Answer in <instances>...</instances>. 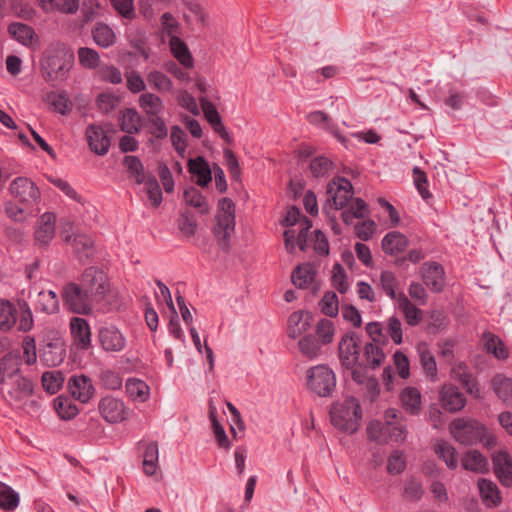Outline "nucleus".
Segmentation results:
<instances>
[{"mask_svg":"<svg viewBox=\"0 0 512 512\" xmlns=\"http://www.w3.org/2000/svg\"><path fill=\"white\" fill-rule=\"evenodd\" d=\"M109 288L104 271L90 266L83 271L78 284H66V306L73 313L88 315L92 311V304L102 301Z\"/></svg>","mask_w":512,"mask_h":512,"instance_id":"1","label":"nucleus"},{"mask_svg":"<svg viewBox=\"0 0 512 512\" xmlns=\"http://www.w3.org/2000/svg\"><path fill=\"white\" fill-rule=\"evenodd\" d=\"M20 360L17 353H9L0 359V383L6 386L10 400L20 402L33 390L30 380L18 374Z\"/></svg>","mask_w":512,"mask_h":512,"instance_id":"2","label":"nucleus"},{"mask_svg":"<svg viewBox=\"0 0 512 512\" xmlns=\"http://www.w3.org/2000/svg\"><path fill=\"white\" fill-rule=\"evenodd\" d=\"M332 424L341 431L350 434L355 433L362 418V410L359 401L354 397H347L335 402L330 410Z\"/></svg>","mask_w":512,"mask_h":512,"instance_id":"3","label":"nucleus"},{"mask_svg":"<svg viewBox=\"0 0 512 512\" xmlns=\"http://www.w3.org/2000/svg\"><path fill=\"white\" fill-rule=\"evenodd\" d=\"M213 234L219 247L228 251L230 238L235 231V205L230 198L224 197L218 202V212L215 216Z\"/></svg>","mask_w":512,"mask_h":512,"instance_id":"4","label":"nucleus"},{"mask_svg":"<svg viewBox=\"0 0 512 512\" xmlns=\"http://www.w3.org/2000/svg\"><path fill=\"white\" fill-rule=\"evenodd\" d=\"M62 44L50 45L41 61V73L44 80L53 87L63 82L64 60Z\"/></svg>","mask_w":512,"mask_h":512,"instance_id":"5","label":"nucleus"},{"mask_svg":"<svg viewBox=\"0 0 512 512\" xmlns=\"http://www.w3.org/2000/svg\"><path fill=\"white\" fill-rule=\"evenodd\" d=\"M307 386L320 397H329L336 387V376L327 365L320 364L307 370Z\"/></svg>","mask_w":512,"mask_h":512,"instance_id":"6","label":"nucleus"},{"mask_svg":"<svg viewBox=\"0 0 512 512\" xmlns=\"http://www.w3.org/2000/svg\"><path fill=\"white\" fill-rule=\"evenodd\" d=\"M453 438L462 445H474L483 440L485 428L478 421L458 418L450 424Z\"/></svg>","mask_w":512,"mask_h":512,"instance_id":"7","label":"nucleus"},{"mask_svg":"<svg viewBox=\"0 0 512 512\" xmlns=\"http://www.w3.org/2000/svg\"><path fill=\"white\" fill-rule=\"evenodd\" d=\"M69 328L72 337L70 358L76 363L77 351H86L91 347V329L86 319L76 316L70 319Z\"/></svg>","mask_w":512,"mask_h":512,"instance_id":"8","label":"nucleus"},{"mask_svg":"<svg viewBox=\"0 0 512 512\" xmlns=\"http://www.w3.org/2000/svg\"><path fill=\"white\" fill-rule=\"evenodd\" d=\"M359 338L355 332L345 333L338 344V356L344 368H353L359 361Z\"/></svg>","mask_w":512,"mask_h":512,"instance_id":"9","label":"nucleus"},{"mask_svg":"<svg viewBox=\"0 0 512 512\" xmlns=\"http://www.w3.org/2000/svg\"><path fill=\"white\" fill-rule=\"evenodd\" d=\"M327 202L335 209H342L353 196V186L344 177L334 178L327 186Z\"/></svg>","mask_w":512,"mask_h":512,"instance_id":"10","label":"nucleus"},{"mask_svg":"<svg viewBox=\"0 0 512 512\" xmlns=\"http://www.w3.org/2000/svg\"><path fill=\"white\" fill-rule=\"evenodd\" d=\"M11 194L21 203L30 205L38 201L40 197L39 189L26 177H17L10 184Z\"/></svg>","mask_w":512,"mask_h":512,"instance_id":"11","label":"nucleus"},{"mask_svg":"<svg viewBox=\"0 0 512 512\" xmlns=\"http://www.w3.org/2000/svg\"><path fill=\"white\" fill-rule=\"evenodd\" d=\"M98 341L106 352H120L126 346V339L115 326H105L99 329Z\"/></svg>","mask_w":512,"mask_h":512,"instance_id":"12","label":"nucleus"},{"mask_svg":"<svg viewBox=\"0 0 512 512\" xmlns=\"http://www.w3.org/2000/svg\"><path fill=\"white\" fill-rule=\"evenodd\" d=\"M88 145L95 154L103 156L109 151L111 140L107 131L100 125L91 124L86 129Z\"/></svg>","mask_w":512,"mask_h":512,"instance_id":"13","label":"nucleus"},{"mask_svg":"<svg viewBox=\"0 0 512 512\" xmlns=\"http://www.w3.org/2000/svg\"><path fill=\"white\" fill-rule=\"evenodd\" d=\"M66 243H71L73 252L80 262H84L94 254V242L86 234L72 232L66 229Z\"/></svg>","mask_w":512,"mask_h":512,"instance_id":"14","label":"nucleus"},{"mask_svg":"<svg viewBox=\"0 0 512 512\" xmlns=\"http://www.w3.org/2000/svg\"><path fill=\"white\" fill-rule=\"evenodd\" d=\"M444 269L437 262H427L421 267V276L425 285L433 292H441L445 285Z\"/></svg>","mask_w":512,"mask_h":512,"instance_id":"15","label":"nucleus"},{"mask_svg":"<svg viewBox=\"0 0 512 512\" xmlns=\"http://www.w3.org/2000/svg\"><path fill=\"white\" fill-rule=\"evenodd\" d=\"M99 412L109 423H117L126 419V409L124 403L114 397H104L100 400Z\"/></svg>","mask_w":512,"mask_h":512,"instance_id":"16","label":"nucleus"},{"mask_svg":"<svg viewBox=\"0 0 512 512\" xmlns=\"http://www.w3.org/2000/svg\"><path fill=\"white\" fill-rule=\"evenodd\" d=\"M494 474L505 487H512V458L506 451H498L493 455Z\"/></svg>","mask_w":512,"mask_h":512,"instance_id":"17","label":"nucleus"},{"mask_svg":"<svg viewBox=\"0 0 512 512\" xmlns=\"http://www.w3.org/2000/svg\"><path fill=\"white\" fill-rule=\"evenodd\" d=\"M68 390L75 400L83 404L88 403L94 394L92 382L85 375L72 376L68 382Z\"/></svg>","mask_w":512,"mask_h":512,"instance_id":"18","label":"nucleus"},{"mask_svg":"<svg viewBox=\"0 0 512 512\" xmlns=\"http://www.w3.org/2000/svg\"><path fill=\"white\" fill-rule=\"evenodd\" d=\"M441 401L444 409L458 412L466 404L465 396L453 385H444L441 390Z\"/></svg>","mask_w":512,"mask_h":512,"instance_id":"19","label":"nucleus"},{"mask_svg":"<svg viewBox=\"0 0 512 512\" xmlns=\"http://www.w3.org/2000/svg\"><path fill=\"white\" fill-rule=\"evenodd\" d=\"M478 489L482 502L487 508H494L501 504V492L493 481L485 478L479 479Z\"/></svg>","mask_w":512,"mask_h":512,"instance_id":"20","label":"nucleus"},{"mask_svg":"<svg viewBox=\"0 0 512 512\" xmlns=\"http://www.w3.org/2000/svg\"><path fill=\"white\" fill-rule=\"evenodd\" d=\"M312 315L309 312H293L288 319V335L297 338L311 327Z\"/></svg>","mask_w":512,"mask_h":512,"instance_id":"21","label":"nucleus"},{"mask_svg":"<svg viewBox=\"0 0 512 512\" xmlns=\"http://www.w3.org/2000/svg\"><path fill=\"white\" fill-rule=\"evenodd\" d=\"M452 376L455 380L461 383L467 393L473 395L474 397H478L479 387L477 381L469 371V368L466 364L458 363L455 365L452 368Z\"/></svg>","mask_w":512,"mask_h":512,"instance_id":"22","label":"nucleus"},{"mask_svg":"<svg viewBox=\"0 0 512 512\" xmlns=\"http://www.w3.org/2000/svg\"><path fill=\"white\" fill-rule=\"evenodd\" d=\"M188 171L189 173L197 177L196 183L201 187L207 186L212 180V174L209 164L201 156L189 160Z\"/></svg>","mask_w":512,"mask_h":512,"instance_id":"23","label":"nucleus"},{"mask_svg":"<svg viewBox=\"0 0 512 512\" xmlns=\"http://www.w3.org/2000/svg\"><path fill=\"white\" fill-rule=\"evenodd\" d=\"M139 107L144 113L143 118L159 116L164 110L162 99L150 92H145L138 99Z\"/></svg>","mask_w":512,"mask_h":512,"instance_id":"24","label":"nucleus"},{"mask_svg":"<svg viewBox=\"0 0 512 512\" xmlns=\"http://www.w3.org/2000/svg\"><path fill=\"white\" fill-rule=\"evenodd\" d=\"M9 35L24 46H31L38 41L35 31L28 25L14 22L8 27Z\"/></svg>","mask_w":512,"mask_h":512,"instance_id":"25","label":"nucleus"},{"mask_svg":"<svg viewBox=\"0 0 512 512\" xmlns=\"http://www.w3.org/2000/svg\"><path fill=\"white\" fill-rule=\"evenodd\" d=\"M402 407L411 415H418L421 411V394L417 388L406 387L400 394Z\"/></svg>","mask_w":512,"mask_h":512,"instance_id":"26","label":"nucleus"},{"mask_svg":"<svg viewBox=\"0 0 512 512\" xmlns=\"http://www.w3.org/2000/svg\"><path fill=\"white\" fill-rule=\"evenodd\" d=\"M408 239L400 232L392 231L387 233L382 239V249L385 253L395 255L406 249Z\"/></svg>","mask_w":512,"mask_h":512,"instance_id":"27","label":"nucleus"},{"mask_svg":"<svg viewBox=\"0 0 512 512\" xmlns=\"http://www.w3.org/2000/svg\"><path fill=\"white\" fill-rule=\"evenodd\" d=\"M54 231L55 215L53 213H45L39 220V224L35 232V239L40 244H46L53 238Z\"/></svg>","mask_w":512,"mask_h":512,"instance_id":"28","label":"nucleus"},{"mask_svg":"<svg viewBox=\"0 0 512 512\" xmlns=\"http://www.w3.org/2000/svg\"><path fill=\"white\" fill-rule=\"evenodd\" d=\"M316 269L310 263L297 266L292 272L291 279L294 285L299 288H308L314 282Z\"/></svg>","mask_w":512,"mask_h":512,"instance_id":"29","label":"nucleus"},{"mask_svg":"<svg viewBox=\"0 0 512 512\" xmlns=\"http://www.w3.org/2000/svg\"><path fill=\"white\" fill-rule=\"evenodd\" d=\"M492 388L506 405L512 406V379L504 374H496L492 379Z\"/></svg>","mask_w":512,"mask_h":512,"instance_id":"30","label":"nucleus"},{"mask_svg":"<svg viewBox=\"0 0 512 512\" xmlns=\"http://www.w3.org/2000/svg\"><path fill=\"white\" fill-rule=\"evenodd\" d=\"M462 467L475 473H484L488 471V462L486 458L477 450H470L464 454L461 459Z\"/></svg>","mask_w":512,"mask_h":512,"instance_id":"31","label":"nucleus"},{"mask_svg":"<svg viewBox=\"0 0 512 512\" xmlns=\"http://www.w3.org/2000/svg\"><path fill=\"white\" fill-rule=\"evenodd\" d=\"M92 37L95 43L108 48L116 43V35L112 28L103 22H97L92 29Z\"/></svg>","mask_w":512,"mask_h":512,"instance_id":"32","label":"nucleus"},{"mask_svg":"<svg viewBox=\"0 0 512 512\" xmlns=\"http://www.w3.org/2000/svg\"><path fill=\"white\" fill-rule=\"evenodd\" d=\"M143 118L132 108H127L119 118V125L123 132L128 134L138 133L142 127Z\"/></svg>","mask_w":512,"mask_h":512,"instance_id":"33","label":"nucleus"},{"mask_svg":"<svg viewBox=\"0 0 512 512\" xmlns=\"http://www.w3.org/2000/svg\"><path fill=\"white\" fill-rule=\"evenodd\" d=\"M307 119L313 125H323V128L328 130L333 136L343 145H346V138L340 134L338 129L332 124L327 113L323 111H314L308 114Z\"/></svg>","mask_w":512,"mask_h":512,"instance_id":"34","label":"nucleus"},{"mask_svg":"<svg viewBox=\"0 0 512 512\" xmlns=\"http://www.w3.org/2000/svg\"><path fill=\"white\" fill-rule=\"evenodd\" d=\"M397 302L399 309L404 313L407 324L416 326L421 322L423 316L422 311L412 304L403 293L398 295Z\"/></svg>","mask_w":512,"mask_h":512,"instance_id":"35","label":"nucleus"},{"mask_svg":"<svg viewBox=\"0 0 512 512\" xmlns=\"http://www.w3.org/2000/svg\"><path fill=\"white\" fill-rule=\"evenodd\" d=\"M18 310L14 304L0 299V330L9 331L17 322Z\"/></svg>","mask_w":512,"mask_h":512,"instance_id":"36","label":"nucleus"},{"mask_svg":"<svg viewBox=\"0 0 512 512\" xmlns=\"http://www.w3.org/2000/svg\"><path fill=\"white\" fill-rule=\"evenodd\" d=\"M141 125L148 134L158 140L165 139L168 136V128L161 115L143 118Z\"/></svg>","mask_w":512,"mask_h":512,"instance_id":"37","label":"nucleus"},{"mask_svg":"<svg viewBox=\"0 0 512 512\" xmlns=\"http://www.w3.org/2000/svg\"><path fill=\"white\" fill-rule=\"evenodd\" d=\"M170 48L174 57L185 67H193V58L189 52L187 45L178 37H172L170 40Z\"/></svg>","mask_w":512,"mask_h":512,"instance_id":"38","label":"nucleus"},{"mask_svg":"<svg viewBox=\"0 0 512 512\" xmlns=\"http://www.w3.org/2000/svg\"><path fill=\"white\" fill-rule=\"evenodd\" d=\"M435 453L442 459L448 468L455 469L458 466V453L456 449L446 441H439L435 445Z\"/></svg>","mask_w":512,"mask_h":512,"instance_id":"39","label":"nucleus"},{"mask_svg":"<svg viewBox=\"0 0 512 512\" xmlns=\"http://www.w3.org/2000/svg\"><path fill=\"white\" fill-rule=\"evenodd\" d=\"M183 197L187 205L198 209L201 214H207L209 212V205L205 197L195 187L191 186L186 188Z\"/></svg>","mask_w":512,"mask_h":512,"instance_id":"40","label":"nucleus"},{"mask_svg":"<svg viewBox=\"0 0 512 512\" xmlns=\"http://www.w3.org/2000/svg\"><path fill=\"white\" fill-rule=\"evenodd\" d=\"M483 338L485 339V348L488 353H492L499 360H505L509 357L508 350L499 337L487 332L483 334Z\"/></svg>","mask_w":512,"mask_h":512,"instance_id":"41","label":"nucleus"},{"mask_svg":"<svg viewBox=\"0 0 512 512\" xmlns=\"http://www.w3.org/2000/svg\"><path fill=\"white\" fill-rule=\"evenodd\" d=\"M158 445L156 442L146 444L143 453V470L148 476L155 474L158 466Z\"/></svg>","mask_w":512,"mask_h":512,"instance_id":"42","label":"nucleus"},{"mask_svg":"<svg viewBox=\"0 0 512 512\" xmlns=\"http://www.w3.org/2000/svg\"><path fill=\"white\" fill-rule=\"evenodd\" d=\"M147 82L150 87L159 93L172 91L173 83L163 72L153 70L147 74Z\"/></svg>","mask_w":512,"mask_h":512,"instance_id":"43","label":"nucleus"},{"mask_svg":"<svg viewBox=\"0 0 512 512\" xmlns=\"http://www.w3.org/2000/svg\"><path fill=\"white\" fill-rule=\"evenodd\" d=\"M123 164L137 184H144L147 181L148 176H146L144 166L137 156H125Z\"/></svg>","mask_w":512,"mask_h":512,"instance_id":"44","label":"nucleus"},{"mask_svg":"<svg viewBox=\"0 0 512 512\" xmlns=\"http://www.w3.org/2000/svg\"><path fill=\"white\" fill-rule=\"evenodd\" d=\"M19 505V495L10 486L0 482V509L14 511Z\"/></svg>","mask_w":512,"mask_h":512,"instance_id":"45","label":"nucleus"},{"mask_svg":"<svg viewBox=\"0 0 512 512\" xmlns=\"http://www.w3.org/2000/svg\"><path fill=\"white\" fill-rule=\"evenodd\" d=\"M36 307L41 311L52 314L59 309L56 294L52 291H41L36 300Z\"/></svg>","mask_w":512,"mask_h":512,"instance_id":"46","label":"nucleus"},{"mask_svg":"<svg viewBox=\"0 0 512 512\" xmlns=\"http://www.w3.org/2000/svg\"><path fill=\"white\" fill-rule=\"evenodd\" d=\"M334 168V163L325 156H317L310 162V172L315 178L328 176Z\"/></svg>","mask_w":512,"mask_h":512,"instance_id":"47","label":"nucleus"},{"mask_svg":"<svg viewBox=\"0 0 512 512\" xmlns=\"http://www.w3.org/2000/svg\"><path fill=\"white\" fill-rule=\"evenodd\" d=\"M364 358L369 367L376 369L383 363L385 354L376 343L370 342L364 346Z\"/></svg>","mask_w":512,"mask_h":512,"instance_id":"48","label":"nucleus"},{"mask_svg":"<svg viewBox=\"0 0 512 512\" xmlns=\"http://www.w3.org/2000/svg\"><path fill=\"white\" fill-rule=\"evenodd\" d=\"M126 392L133 400L145 401L149 395V387L139 379H128L125 385Z\"/></svg>","mask_w":512,"mask_h":512,"instance_id":"49","label":"nucleus"},{"mask_svg":"<svg viewBox=\"0 0 512 512\" xmlns=\"http://www.w3.org/2000/svg\"><path fill=\"white\" fill-rule=\"evenodd\" d=\"M298 347L300 352L309 359L317 357L321 350L319 341L311 334L300 339Z\"/></svg>","mask_w":512,"mask_h":512,"instance_id":"50","label":"nucleus"},{"mask_svg":"<svg viewBox=\"0 0 512 512\" xmlns=\"http://www.w3.org/2000/svg\"><path fill=\"white\" fill-rule=\"evenodd\" d=\"M79 63L86 69H95L99 66L100 56L99 53L88 47H81L78 49Z\"/></svg>","mask_w":512,"mask_h":512,"instance_id":"51","label":"nucleus"},{"mask_svg":"<svg viewBox=\"0 0 512 512\" xmlns=\"http://www.w3.org/2000/svg\"><path fill=\"white\" fill-rule=\"evenodd\" d=\"M389 425H385L379 421H372L367 427V435L370 440L387 443L386 434L389 433Z\"/></svg>","mask_w":512,"mask_h":512,"instance_id":"52","label":"nucleus"},{"mask_svg":"<svg viewBox=\"0 0 512 512\" xmlns=\"http://www.w3.org/2000/svg\"><path fill=\"white\" fill-rule=\"evenodd\" d=\"M63 382V377L60 371L54 372H45L42 376V384L44 389L50 393H56Z\"/></svg>","mask_w":512,"mask_h":512,"instance_id":"53","label":"nucleus"},{"mask_svg":"<svg viewBox=\"0 0 512 512\" xmlns=\"http://www.w3.org/2000/svg\"><path fill=\"white\" fill-rule=\"evenodd\" d=\"M319 305L321 307V311L329 317H334L338 314V297L336 293L332 291L324 294Z\"/></svg>","mask_w":512,"mask_h":512,"instance_id":"54","label":"nucleus"},{"mask_svg":"<svg viewBox=\"0 0 512 512\" xmlns=\"http://www.w3.org/2000/svg\"><path fill=\"white\" fill-rule=\"evenodd\" d=\"M126 86L131 93H140L145 91L146 84L140 73L136 70H130L125 73Z\"/></svg>","mask_w":512,"mask_h":512,"instance_id":"55","label":"nucleus"},{"mask_svg":"<svg viewBox=\"0 0 512 512\" xmlns=\"http://www.w3.org/2000/svg\"><path fill=\"white\" fill-rule=\"evenodd\" d=\"M144 184L148 198L152 205L154 207L159 206L162 202V192L156 178L152 175H149L147 181Z\"/></svg>","mask_w":512,"mask_h":512,"instance_id":"56","label":"nucleus"},{"mask_svg":"<svg viewBox=\"0 0 512 512\" xmlns=\"http://www.w3.org/2000/svg\"><path fill=\"white\" fill-rule=\"evenodd\" d=\"M334 331V324L328 319H321L316 325V333L324 345L333 341Z\"/></svg>","mask_w":512,"mask_h":512,"instance_id":"57","label":"nucleus"},{"mask_svg":"<svg viewBox=\"0 0 512 512\" xmlns=\"http://www.w3.org/2000/svg\"><path fill=\"white\" fill-rule=\"evenodd\" d=\"M332 285L341 294H344L348 290L346 273L344 268L339 263H336L332 269Z\"/></svg>","mask_w":512,"mask_h":512,"instance_id":"58","label":"nucleus"},{"mask_svg":"<svg viewBox=\"0 0 512 512\" xmlns=\"http://www.w3.org/2000/svg\"><path fill=\"white\" fill-rule=\"evenodd\" d=\"M171 143L176 152L183 157L186 151V135L185 132L177 125L171 128Z\"/></svg>","mask_w":512,"mask_h":512,"instance_id":"59","label":"nucleus"},{"mask_svg":"<svg viewBox=\"0 0 512 512\" xmlns=\"http://www.w3.org/2000/svg\"><path fill=\"white\" fill-rule=\"evenodd\" d=\"M380 284L385 293L393 300L397 299L395 289L397 285V279L395 275L390 271H383L380 275Z\"/></svg>","mask_w":512,"mask_h":512,"instance_id":"60","label":"nucleus"},{"mask_svg":"<svg viewBox=\"0 0 512 512\" xmlns=\"http://www.w3.org/2000/svg\"><path fill=\"white\" fill-rule=\"evenodd\" d=\"M420 362L426 375L435 380L437 377V366L434 356L428 350H423L420 353Z\"/></svg>","mask_w":512,"mask_h":512,"instance_id":"61","label":"nucleus"},{"mask_svg":"<svg viewBox=\"0 0 512 512\" xmlns=\"http://www.w3.org/2000/svg\"><path fill=\"white\" fill-rule=\"evenodd\" d=\"M100 78L111 84H120L123 81L121 71L114 65H104L99 69Z\"/></svg>","mask_w":512,"mask_h":512,"instance_id":"62","label":"nucleus"},{"mask_svg":"<svg viewBox=\"0 0 512 512\" xmlns=\"http://www.w3.org/2000/svg\"><path fill=\"white\" fill-rule=\"evenodd\" d=\"M110 2L117 13L123 18L131 20L136 16L133 0H110Z\"/></svg>","mask_w":512,"mask_h":512,"instance_id":"63","label":"nucleus"},{"mask_svg":"<svg viewBox=\"0 0 512 512\" xmlns=\"http://www.w3.org/2000/svg\"><path fill=\"white\" fill-rule=\"evenodd\" d=\"M66 496L72 503L69 512H92L93 508L85 497L73 493H66Z\"/></svg>","mask_w":512,"mask_h":512,"instance_id":"64","label":"nucleus"}]
</instances>
